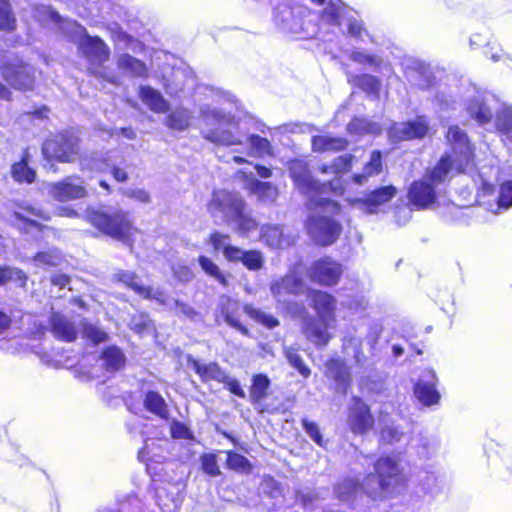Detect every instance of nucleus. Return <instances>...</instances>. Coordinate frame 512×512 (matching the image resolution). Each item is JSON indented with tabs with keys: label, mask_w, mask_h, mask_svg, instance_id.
Returning a JSON list of instances; mask_svg holds the SVG:
<instances>
[{
	"label": "nucleus",
	"mask_w": 512,
	"mask_h": 512,
	"mask_svg": "<svg viewBox=\"0 0 512 512\" xmlns=\"http://www.w3.org/2000/svg\"><path fill=\"white\" fill-rule=\"evenodd\" d=\"M138 459L146 462V471L151 478L150 490L157 506L163 512L178 510L185 498L186 480L177 473L172 462H163L150 456L147 447L138 452Z\"/></svg>",
	"instance_id": "f257e3e1"
},
{
	"label": "nucleus",
	"mask_w": 512,
	"mask_h": 512,
	"mask_svg": "<svg viewBox=\"0 0 512 512\" xmlns=\"http://www.w3.org/2000/svg\"><path fill=\"white\" fill-rule=\"evenodd\" d=\"M45 14L60 29L68 41L75 44L78 53L90 65L100 67L110 58V48L99 36H91L87 29L76 20L63 19L51 6L44 7Z\"/></svg>",
	"instance_id": "f03ea898"
},
{
	"label": "nucleus",
	"mask_w": 512,
	"mask_h": 512,
	"mask_svg": "<svg viewBox=\"0 0 512 512\" xmlns=\"http://www.w3.org/2000/svg\"><path fill=\"white\" fill-rule=\"evenodd\" d=\"M214 218L220 217L239 235L245 236L258 228V222L247 210L244 198L236 192L214 191L208 204Z\"/></svg>",
	"instance_id": "7ed1b4c3"
},
{
	"label": "nucleus",
	"mask_w": 512,
	"mask_h": 512,
	"mask_svg": "<svg viewBox=\"0 0 512 512\" xmlns=\"http://www.w3.org/2000/svg\"><path fill=\"white\" fill-rule=\"evenodd\" d=\"M199 115L203 122L201 134L207 141L223 146L244 144V136L239 133L238 122L232 114L203 104L200 106Z\"/></svg>",
	"instance_id": "20e7f679"
},
{
	"label": "nucleus",
	"mask_w": 512,
	"mask_h": 512,
	"mask_svg": "<svg viewBox=\"0 0 512 512\" xmlns=\"http://www.w3.org/2000/svg\"><path fill=\"white\" fill-rule=\"evenodd\" d=\"M288 171L299 192L310 197L311 206L333 215L340 213L341 205L337 201L323 196L331 189V183H321L315 179L306 162L293 160L289 163Z\"/></svg>",
	"instance_id": "39448f33"
},
{
	"label": "nucleus",
	"mask_w": 512,
	"mask_h": 512,
	"mask_svg": "<svg viewBox=\"0 0 512 512\" xmlns=\"http://www.w3.org/2000/svg\"><path fill=\"white\" fill-rule=\"evenodd\" d=\"M404 475L399 463L391 457H380L374 463V472L365 476L367 505L369 501H382L403 484Z\"/></svg>",
	"instance_id": "423d86ee"
},
{
	"label": "nucleus",
	"mask_w": 512,
	"mask_h": 512,
	"mask_svg": "<svg viewBox=\"0 0 512 512\" xmlns=\"http://www.w3.org/2000/svg\"><path fill=\"white\" fill-rule=\"evenodd\" d=\"M319 18L330 26L341 28L344 36L361 39L362 34L368 35L364 22L357 11L347 6L342 0H330L320 11Z\"/></svg>",
	"instance_id": "0eeeda50"
},
{
	"label": "nucleus",
	"mask_w": 512,
	"mask_h": 512,
	"mask_svg": "<svg viewBox=\"0 0 512 512\" xmlns=\"http://www.w3.org/2000/svg\"><path fill=\"white\" fill-rule=\"evenodd\" d=\"M88 222L103 234L117 240H124L130 235L131 223L127 213L106 207L88 208Z\"/></svg>",
	"instance_id": "6e6552de"
},
{
	"label": "nucleus",
	"mask_w": 512,
	"mask_h": 512,
	"mask_svg": "<svg viewBox=\"0 0 512 512\" xmlns=\"http://www.w3.org/2000/svg\"><path fill=\"white\" fill-rule=\"evenodd\" d=\"M79 152V138L73 131L64 130L51 135L42 145L44 159H52L62 163L74 161Z\"/></svg>",
	"instance_id": "1a4fd4ad"
},
{
	"label": "nucleus",
	"mask_w": 512,
	"mask_h": 512,
	"mask_svg": "<svg viewBox=\"0 0 512 512\" xmlns=\"http://www.w3.org/2000/svg\"><path fill=\"white\" fill-rule=\"evenodd\" d=\"M446 139L451 147L453 163L457 173H464L473 163L474 148L467 133L459 126H450L447 130Z\"/></svg>",
	"instance_id": "9d476101"
},
{
	"label": "nucleus",
	"mask_w": 512,
	"mask_h": 512,
	"mask_svg": "<svg viewBox=\"0 0 512 512\" xmlns=\"http://www.w3.org/2000/svg\"><path fill=\"white\" fill-rule=\"evenodd\" d=\"M430 130V122L427 116L418 115L414 119L393 122L387 130V136L391 143L420 140L427 136Z\"/></svg>",
	"instance_id": "9b49d317"
},
{
	"label": "nucleus",
	"mask_w": 512,
	"mask_h": 512,
	"mask_svg": "<svg viewBox=\"0 0 512 512\" xmlns=\"http://www.w3.org/2000/svg\"><path fill=\"white\" fill-rule=\"evenodd\" d=\"M306 228L312 240L321 246L334 244L342 232L339 221L321 215H311L307 220Z\"/></svg>",
	"instance_id": "f8f14e48"
},
{
	"label": "nucleus",
	"mask_w": 512,
	"mask_h": 512,
	"mask_svg": "<svg viewBox=\"0 0 512 512\" xmlns=\"http://www.w3.org/2000/svg\"><path fill=\"white\" fill-rule=\"evenodd\" d=\"M333 495L337 500L346 503L352 509L364 506V498H367L365 477L362 481L355 476L341 478L333 486Z\"/></svg>",
	"instance_id": "ddd939ff"
},
{
	"label": "nucleus",
	"mask_w": 512,
	"mask_h": 512,
	"mask_svg": "<svg viewBox=\"0 0 512 512\" xmlns=\"http://www.w3.org/2000/svg\"><path fill=\"white\" fill-rule=\"evenodd\" d=\"M35 70L22 60L4 62L0 67L2 78L16 90H31L35 82Z\"/></svg>",
	"instance_id": "4468645a"
},
{
	"label": "nucleus",
	"mask_w": 512,
	"mask_h": 512,
	"mask_svg": "<svg viewBox=\"0 0 512 512\" xmlns=\"http://www.w3.org/2000/svg\"><path fill=\"white\" fill-rule=\"evenodd\" d=\"M497 98L494 94L484 91L477 92L466 101V111L477 124L483 126L491 123L495 115Z\"/></svg>",
	"instance_id": "2eb2a0df"
},
{
	"label": "nucleus",
	"mask_w": 512,
	"mask_h": 512,
	"mask_svg": "<svg viewBox=\"0 0 512 512\" xmlns=\"http://www.w3.org/2000/svg\"><path fill=\"white\" fill-rule=\"evenodd\" d=\"M342 274V264L328 256L314 261L308 269L310 280L322 286L338 284Z\"/></svg>",
	"instance_id": "dca6fc26"
},
{
	"label": "nucleus",
	"mask_w": 512,
	"mask_h": 512,
	"mask_svg": "<svg viewBox=\"0 0 512 512\" xmlns=\"http://www.w3.org/2000/svg\"><path fill=\"white\" fill-rule=\"evenodd\" d=\"M438 383V377L433 369L423 370L413 386L414 396L421 405L432 407L440 403L441 394L437 389Z\"/></svg>",
	"instance_id": "f3484780"
},
{
	"label": "nucleus",
	"mask_w": 512,
	"mask_h": 512,
	"mask_svg": "<svg viewBox=\"0 0 512 512\" xmlns=\"http://www.w3.org/2000/svg\"><path fill=\"white\" fill-rule=\"evenodd\" d=\"M404 76L407 81L421 90H427L436 83L433 68L422 60L408 58L403 62Z\"/></svg>",
	"instance_id": "a211bd4d"
},
{
	"label": "nucleus",
	"mask_w": 512,
	"mask_h": 512,
	"mask_svg": "<svg viewBox=\"0 0 512 512\" xmlns=\"http://www.w3.org/2000/svg\"><path fill=\"white\" fill-rule=\"evenodd\" d=\"M396 194L397 189L395 186H380L364 193L361 197L355 198L353 205L365 214H376L379 211V207L389 202Z\"/></svg>",
	"instance_id": "6ab92c4d"
},
{
	"label": "nucleus",
	"mask_w": 512,
	"mask_h": 512,
	"mask_svg": "<svg viewBox=\"0 0 512 512\" xmlns=\"http://www.w3.org/2000/svg\"><path fill=\"white\" fill-rule=\"evenodd\" d=\"M325 376L331 381L334 391L346 395L351 383L350 367L339 357L330 358L325 363Z\"/></svg>",
	"instance_id": "aec40b11"
},
{
	"label": "nucleus",
	"mask_w": 512,
	"mask_h": 512,
	"mask_svg": "<svg viewBox=\"0 0 512 512\" xmlns=\"http://www.w3.org/2000/svg\"><path fill=\"white\" fill-rule=\"evenodd\" d=\"M274 22L279 30L284 33L295 35H307L305 33V22L301 17L300 8H291L288 5H278L274 8Z\"/></svg>",
	"instance_id": "412c9836"
},
{
	"label": "nucleus",
	"mask_w": 512,
	"mask_h": 512,
	"mask_svg": "<svg viewBox=\"0 0 512 512\" xmlns=\"http://www.w3.org/2000/svg\"><path fill=\"white\" fill-rule=\"evenodd\" d=\"M49 194L59 202L82 199L87 195L83 181L78 177L69 176L59 182L52 183Z\"/></svg>",
	"instance_id": "4be33fe9"
},
{
	"label": "nucleus",
	"mask_w": 512,
	"mask_h": 512,
	"mask_svg": "<svg viewBox=\"0 0 512 512\" xmlns=\"http://www.w3.org/2000/svg\"><path fill=\"white\" fill-rule=\"evenodd\" d=\"M18 210L13 211V217L22 225L19 227L25 232H29L30 228L42 231L44 226L37 220L49 221L51 215L48 211L40 206L27 202L18 205Z\"/></svg>",
	"instance_id": "5701e85b"
},
{
	"label": "nucleus",
	"mask_w": 512,
	"mask_h": 512,
	"mask_svg": "<svg viewBox=\"0 0 512 512\" xmlns=\"http://www.w3.org/2000/svg\"><path fill=\"white\" fill-rule=\"evenodd\" d=\"M407 197L414 208L418 210L429 208L437 201L436 187L422 177L411 183Z\"/></svg>",
	"instance_id": "b1692460"
},
{
	"label": "nucleus",
	"mask_w": 512,
	"mask_h": 512,
	"mask_svg": "<svg viewBox=\"0 0 512 512\" xmlns=\"http://www.w3.org/2000/svg\"><path fill=\"white\" fill-rule=\"evenodd\" d=\"M330 321L313 315L305 316L301 323L302 333L308 341L316 346H326L331 338L328 332Z\"/></svg>",
	"instance_id": "393cba45"
},
{
	"label": "nucleus",
	"mask_w": 512,
	"mask_h": 512,
	"mask_svg": "<svg viewBox=\"0 0 512 512\" xmlns=\"http://www.w3.org/2000/svg\"><path fill=\"white\" fill-rule=\"evenodd\" d=\"M49 330L52 335L64 342H74L79 333L77 326L71 319L60 312H52L49 316Z\"/></svg>",
	"instance_id": "a878e982"
},
{
	"label": "nucleus",
	"mask_w": 512,
	"mask_h": 512,
	"mask_svg": "<svg viewBox=\"0 0 512 512\" xmlns=\"http://www.w3.org/2000/svg\"><path fill=\"white\" fill-rule=\"evenodd\" d=\"M303 281L293 275H286L280 279L274 280L270 284L271 294L278 302H286V296L300 295L303 293Z\"/></svg>",
	"instance_id": "bb28decb"
},
{
	"label": "nucleus",
	"mask_w": 512,
	"mask_h": 512,
	"mask_svg": "<svg viewBox=\"0 0 512 512\" xmlns=\"http://www.w3.org/2000/svg\"><path fill=\"white\" fill-rule=\"evenodd\" d=\"M98 361L105 372L114 374L125 368L127 357L122 348L111 344L100 351Z\"/></svg>",
	"instance_id": "cd10ccee"
},
{
	"label": "nucleus",
	"mask_w": 512,
	"mask_h": 512,
	"mask_svg": "<svg viewBox=\"0 0 512 512\" xmlns=\"http://www.w3.org/2000/svg\"><path fill=\"white\" fill-rule=\"evenodd\" d=\"M351 431L363 435L374 425V418L367 404L360 402L351 410L348 418Z\"/></svg>",
	"instance_id": "c85d7f7f"
},
{
	"label": "nucleus",
	"mask_w": 512,
	"mask_h": 512,
	"mask_svg": "<svg viewBox=\"0 0 512 512\" xmlns=\"http://www.w3.org/2000/svg\"><path fill=\"white\" fill-rule=\"evenodd\" d=\"M454 169L455 164L453 163L452 156L449 152H445L441 155L433 168L427 169L423 177L434 187H437L449 180Z\"/></svg>",
	"instance_id": "c756f323"
},
{
	"label": "nucleus",
	"mask_w": 512,
	"mask_h": 512,
	"mask_svg": "<svg viewBox=\"0 0 512 512\" xmlns=\"http://www.w3.org/2000/svg\"><path fill=\"white\" fill-rule=\"evenodd\" d=\"M138 97L152 112L167 113L170 111L169 101L164 98L159 90L149 85L139 86Z\"/></svg>",
	"instance_id": "7c9ffc66"
},
{
	"label": "nucleus",
	"mask_w": 512,
	"mask_h": 512,
	"mask_svg": "<svg viewBox=\"0 0 512 512\" xmlns=\"http://www.w3.org/2000/svg\"><path fill=\"white\" fill-rule=\"evenodd\" d=\"M187 364L191 367L196 374H198L203 382L214 380L219 383L223 380L226 372L220 367L217 362H210L208 364L201 363L198 359L188 354Z\"/></svg>",
	"instance_id": "2f4dec72"
},
{
	"label": "nucleus",
	"mask_w": 512,
	"mask_h": 512,
	"mask_svg": "<svg viewBox=\"0 0 512 512\" xmlns=\"http://www.w3.org/2000/svg\"><path fill=\"white\" fill-rule=\"evenodd\" d=\"M310 299L311 305L317 312L318 317L328 320L334 318L336 300L331 294L314 290L310 294Z\"/></svg>",
	"instance_id": "473e14b6"
},
{
	"label": "nucleus",
	"mask_w": 512,
	"mask_h": 512,
	"mask_svg": "<svg viewBox=\"0 0 512 512\" xmlns=\"http://www.w3.org/2000/svg\"><path fill=\"white\" fill-rule=\"evenodd\" d=\"M312 150L317 153L339 152L345 150L349 142L343 137H333L329 135H316L311 140Z\"/></svg>",
	"instance_id": "72a5a7b5"
},
{
	"label": "nucleus",
	"mask_w": 512,
	"mask_h": 512,
	"mask_svg": "<svg viewBox=\"0 0 512 512\" xmlns=\"http://www.w3.org/2000/svg\"><path fill=\"white\" fill-rule=\"evenodd\" d=\"M382 158V152L380 150H373L370 154L369 161L364 166L363 172L353 174V182L362 185L369 177L380 174L383 168Z\"/></svg>",
	"instance_id": "f704fd0d"
},
{
	"label": "nucleus",
	"mask_w": 512,
	"mask_h": 512,
	"mask_svg": "<svg viewBox=\"0 0 512 512\" xmlns=\"http://www.w3.org/2000/svg\"><path fill=\"white\" fill-rule=\"evenodd\" d=\"M117 66L132 77H145L148 73L145 62L128 53L118 56Z\"/></svg>",
	"instance_id": "c9c22d12"
},
{
	"label": "nucleus",
	"mask_w": 512,
	"mask_h": 512,
	"mask_svg": "<svg viewBox=\"0 0 512 512\" xmlns=\"http://www.w3.org/2000/svg\"><path fill=\"white\" fill-rule=\"evenodd\" d=\"M346 130L350 135H380L382 127L367 117L356 116L347 124Z\"/></svg>",
	"instance_id": "e433bc0d"
},
{
	"label": "nucleus",
	"mask_w": 512,
	"mask_h": 512,
	"mask_svg": "<svg viewBox=\"0 0 512 512\" xmlns=\"http://www.w3.org/2000/svg\"><path fill=\"white\" fill-rule=\"evenodd\" d=\"M144 408L161 419L169 418L168 406L165 399L157 391H148L143 399Z\"/></svg>",
	"instance_id": "4c0bfd02"
},
{
	"label": "nucleus",
	"mask_w": 512,
	"mask_h": 512,
	"mask_svg": "<svg viewBox=\"0 0 512 512\" xmlns=\"http://www.w3.org/2000/svg\"><path fill=\"white\" fill-rule=\"evenodd\" d=\"M494 125L496 131L512 142V107L503 105L495 111Z\"/></svg>",
	"instance_id": "58836bf2"
},
{
	"label": "nucleus",
	"mask_w": 512,
	"mask_h": 512,
	"mask_svg": "<svg viewBox=\"0 0 512 512\" xmlns=\"http://www.w3.org/2000/svg\"><path fill=\"white\" fill-rule=\"evenodd\" d=\"M79 332L86 341L93 345H99L109 340V334L96 324H92L85 318L81 319L79 323Z\"/></svg>",
	"instance_id": "ea45409f"
},
{
	"label": "nucleus",
	"mask_w": 512,
	"mask_h": 512,
	"mask_svg": "<svg viewBox=\"0 0 512 512\" xmlns=\"http://www.w3.org/2000/svg\"><path fill=\"white\" fill-rule=\"evenodd\" d=\"M191 118L192 116L189 109L178 107L166 116L165 125L171 130L182 132L190 127Z\"/></svg>",
	"instance_id": "a19ab883"
},
{
	"label": "nucleus",
	"mask_w": 512,
	"mask_h": 512,
	"mask_svg": "<svg viewBox=\"0 0 512 512\" xmlns=\"http://www.w3.org/2000/svg\"><path fill=\"white\" fill-rule=\"evenodd\" d=\"M233 306H237L236 303H233L231 298L228 297V296H223L221 298V303H220V311H221V315L225 321V323L227 325H229L230 327L236 329L237 331H239L241 334L243 335H249V330L247 329L246 326H244L234 315H233V311H234V307Z\"/></svg>",
	"instance_id": "79ce46f5"
},
{
	"label": "nucleus",
	"mask_w": 512,
	"mask_h": 512,
	"mask_svg": "<svg viewBox=\"0 0 512 512\" xmlns=\"http://www.w3.org/2000/svg\"><path fill=\"white\" fill-rule=\"evenodd\" d=\"M250 387V401L258 404L267 397L271 381L266 374L259 373L252 376Z\"/></svg>",
	"instance_id": "37998d69"
},
{
	"label": "nucleus",
	"mask_w": 512,
	"mask_h": 512,
	"mask_svg": "<svg viewBox=\"0 0 512 512\" xmlns=\"http://www.w3.org/2000/svg\"><path fill=\"white\" fill-rule=\"evenodd\" d=\"M28 153L11 167V175L16 182L31 184L36 179V171L28 165Z\"/></svg>",
	"instance_id": "c03bdc74"
},
{
	"label": "nucleus",
	"mask_w": 512,
	"mask_h": 512,
	"mask_svg": "<svg viewBox=\"0 0 512 512\" xmlns=\"http://www.w3.org/2000/svg\"><path fill=\"white\" fill-rule=\"evenodd\" d=\"M197 261L199 266L207 276L216 280L223 287H227L229 285V280L227 276L220 270L219 266L209 257L205 255H200Z\"/></svg>",
	"instance_id": "a18cd8bd"
},
{
	"label": "nucleus",
	"mask_w": 512,
	"mask_h": 512,
	"mask_svg": "<svg viewBox=\"0 0 512 512\" xmlns=\"http://www.w3.org/2000/svg\"><path fill=\"white\" fill-rule=\"evenodd\" d=\"M28 280L27 274L16 267L0 265V286L14 282L19 287H25Z\"/></svg>",
	"instance_id": "49530a36"
},
{
	"label": "nucleus",
	"mask_w": 512,
	"mask_h": 512,
	"mask_svg": "<svg viewBox=\"0 0 512 512\" xmlns=\"http://www.w3.org/2000/svg\"><path fill=\"white\" fill-rule=\"evenodd\" d=\"M244 312L254 321L261 324L267 329H274L280 325V321L274 315L264 312L259 308L251 305L244 306Z\"/></svg>",
	"instance_id": "de8ad7c7"
},
{
	"label": "nucleus",
	"mask_w": 512,
	"mask_h": 512,
	"mask_svg": "<svg viewBox=\"0 0 512 512\" xmlns=\"http://www.w3.org/2000/svg\"><path fill=\"white\" fill-rule=\"evenodd\" d=\"M353 83L368 95H379L381 82L376 76L370 74L356 75L353 79Z\"/></svg>",
	"instance_id": "09e8293b"
},
{
	"label": "nucleus",
	"mask_w": 512,
	"mask_h": 512,
	"mask_svg": "<svg viewBox=\"0 0 512 512\" xmlns=\"http://www.w3.org/2000/svg\"><path fill=\"white\" fill-rule=\"evenodd\" d=\"M512 208V180H506L499 186L494 213H502Z\"/></svg>",
	"instance_id": "8fccbe9b"
},
{
	"label": "nucleus",
	"mask_w": 512,
	"mask_h": 512,
	"mask_svg": "<svg viewBox=\"0 0 512 512\" xmlns=\"http://www.w3.org/2000/svg\"><path fill=\"white\" fill-rule=\"evenodd\" d=\"M406 439L400 425L385 424L380 431V442L383 444L394 445Z\"/></svg>",
	"instance_id": "3c124183"
},
{
	"label": "nucleus",
	"mask_w": 512,
	"mask_h": 512,
	"mask_svg": "<svg viewBox=\"0 0 512 512\" xmlns=\"http://www.w3.org/2000/svg\"><path fill=\"white\" fill-rule=\"evenodd\" d=\"M140 296L144 299L155 300L168 310H172V304L175 300V298L169 296L164 290L151 286H145Z\"/></svg>",
	"instance_id": "603ef678"
},
{
	"label": "nucleus",
	"mask_w": 512,
	"mask_h": 512,
	"mask_svg": "<svg viewBox=\"0 0 512 512\" xmlns=\"http://www.w3.org/2000/svg\"><path fill=\"white\" fill-rule=\"evenodd\" d=\"M226 465L230 470L243 474H248L252 470L249 459L235 451L227 452Z\"/></svg>",
	"instance_id": "864d4df0"
},
{
	"label": "nucleus",
	"mask_w": 512,
	"mask_h": 512,
	"mask_svg": "<svg viewBox=\"0 0 512 512\" xmlns=\"http://www.w3.org/2000/svg\"><path fill=\"white\" fill-rule=\"evenodd\" d=\"M35 266L37 267H57L62 262V256L57 249L38 252L34 258Z\"/></svg>",
	"instance_id": "5fc2aeb1"
},
{
	"label": "nucleus",
	"mask_w": 512,
	"mask_h": 512,
	"mask_svg": "<svg viewBox=\"0 0 512 512\" xmlns=\"http://www.w3.org/2000/svg\"><path fill=\"white\" fill-rule=\"evenodd\" d=\"M251 189L262 201L273 202L278 196V189L270 182L254 180L251 183Z\"/></svg>",
	"instance_id": "6e6d98bb"
},
{
	"label": "nucleus",
	"mask_w": 512,
	"mask_h": 512,
	"mask_svg": "<svg viewBox=\"0 0 512 512\" xmlns=\"http://www.w3.org/2000/svg\"><path fill=\"white\" fill-rule=\"evenodd\" d=\"M114 279L122 284H124L126 287L133 290L137 295H141L144 285L141 284L140 277L131 271L127 270H120L116 274H114Z\"/></svg>",
	"instance_id": "4d7b16f0"
},
{
	"label": "nucleus",
	"mask_w": 512,
	"mask_h": 512,
	"mask_svg": "<svg viewBox=\"0 0 512 512\" xmlns=\"http://www.w3.org/2000/svg\"><path fill=\"white\" fill-rule=\"evenodd\" d=\"M171 311H174L176 316L181 320L188 319L192 322H198L201 319L200 312H198L191 305L179 299L174 300Z\"/></svg>",
	"instance_id": "13d9d810"
},
{
	"label": "nucleus",
	"mask_w": 512,
	"mask_h": 512,
	"mask_svg": "<svg viewBox=\"0 0 512 512\" xmlns=\"http://www.w3.org/2000/svg\"><path fill=\"white\" fill-rule=\"evenodd\" d=\"M350 60L357 64L368 65L374 69H378L381 66L382 60L380 57L367 53L361 49H354L349 55Z\"/></svg>",
	"instance_id": "bf43d9fd"
},
{
	"label": "nucleus",
	"mask_w": 512,
	"mask_h": 512,
	"mask_svg": "<svg viewBox=\"0 0 512 512\" xmlns=\"http://www.w3.org/2000/svg\"><path fill=\"white\" fill-rule=\"evenodd\" d=\"M302 428L310 439L317 444L319 447L326 448L328 440H325L323 434L320 431L319 425L315 421H311L307 418L301 420Z\"/></svg>",
	"instance_id": "052dcab7"
},
{
	"label": "nucleus",
	"mask_w": 512,
	"mask_h": 512,
	"mask_svg": "<svg viewBox=\"0 0 512 512\" xmlns=\"http://www.w3.org/2000/svg\"><path fill=\"white\" fill-rule=\"evenodd\" d=\"M285 357L288 363L304 378H308L311 374L310 368L305 364L301 355L293 348L285 350Z\"/></svg>",
	"instance_id": "680f3d73"
},
{
	"label": "nucleus",
	"mask_w": 512,
	"mask_h": 512,
	"mask_svg": "<svg viewBox=\"0 0 512 512\" xmlns=\"http://www.w3.org/2000/svg\"><path fill=\"white\" fill-rule=\"evenodd\" d=\"M354 156L352 154H343L336 157L331 166L324 165L322 167V172L327 173L329 171L341 174L347 172L351 166Z\"/></svg>",
	"instance_id": "e2e57ef3"
},
{
	"label": "nucleus",
	"mask_w": 512,
	"mask_h": 512,
	"mask_svg": "<svg viewBox=\"0 0 512 512\" xmlns=\"http://www.w3.org/2000/svg\"><path fill=\"white\" fill-rule=\"evenodd\" d=\"M240 262L247 269L258 271L263 267L264 259L262 253L257 250H245Z\"/></svg>",
	"instance_id": "0e129e2a"
},
{
	"label": "nucleus",
	"mask_w": 512,
	"mask_h": 512,
	"mask_svg": "<svg viewBox=\"0 0 512 512\" xmlns=\"http://www.w3.org/2000/svg\"><path fill=\"white\" fill-rule=\"evenodd\" d=\"M14 27L15 18L10 3L7 0H0V30H13Z\"/></svg>",
	"instance_id": "69168bd1"
},
{
	"label": "nucleus",
	"mask_w": 512,
	"mask_h": 512,
	"mask_svg": "<svg viewBox=\"0 0 512 512\" xmlns=\"http://www.w3.org/2000/svg\"><path fill=\"white\" fill-rule=\"evenodd\" d=\"M247 141L250 147L258 154L270 155L272 153V145L267 138L261 137L258 134H250L247 137Z\"/></svg>",
	"instance_id": "338daca9"
},
{
	"label": "nucleus",
	"mask_w": 512,
	"mask_h": 512,
	"mask_svg": "<svg viewBox=\"0 0 512 512\" xmlns=\"http://www.w3.org/2000/svg\"><path fill=\"white\" fill-rule=\"evenodd\" d=\"M319 499L320 494L316 489L306 487L299 489L296 492V500L301 503L304 508L313 507L314 503H316Z\"/></svg>",
	"instance_id": "774afa93"
}]
</instances>
